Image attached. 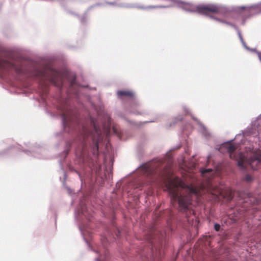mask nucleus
<instances>
[{"mask_svg":"<svg viewBox=\"0 0 261 261\" xmlns=\"http://www.w3.org/2000/svg\"><path fill=\"white\" fill-rule=\"evenodd\" d=\"M63 123L65 127H69L72 129H79L82 137L83 149L86 144V139L91 137L95 142L93 148L94 152L98 151V142L102 140L100 128L97 126L93 118L90 117L89 123H81L76 117L69 116L68 114L63 112Z\"/></svg>","mask_w":261,"mask_h":261,"instance_id":"obj_1","label":"nucleus"},{"mask_svg":"<svg viewBox=\"0 0 261 261\" xmlns=\"http://www.w3.org/2000/svg\"><path fill=\"white\" fill-rule=\"evenodd\" d=\"M166 186L171 195V202L172 203L178 202L180 211L188 209L189 205L191 204L190 196L182 195L181 194L182 190L188 191L189 194H198L196 188L192 185H186L178 177L168 179Z\"/></svg>","mask_w":261,"mask_h":261,"instance_id":"obj_2","label":"nucleus"},{"mask_svg":"<svg viewBox=\"0 0 261 261\" xmlns=\"http://www.w3.org/2000/svg\"><path fill=\"white\" fill-rule=\"evenodd\" d=\"M222 147L225 148L229 154V157L237 161L238 166L244 169L249 166L253 170H257L261 166V153H255L248 159L245 153L240 152L236 153V146L230 143L224 144Z\"/></svg>","mask_w":261,"mask_h":261,"instance_id":"obj_3","label":"nucleus"},{"mask_svg":"<svg viewBox=\"0 0 261 261\" xmlns=\"http://www.w3.org/2000/svg\"><path fill=\"white\" fill-rule=\"evenodd\" d=\"M144 173L147 176L156 174L161 176H167L171 173L169 167H166L163 159L154 160L141 167Z\"/></svg>","mask_w":261,"mask_h":261,"instance_id":"obj_4","label":"nucleus"},{"mask_svg":"<svg viewBox=\"0 0 261 261\" xmlns=\"http://www.w3.org/2000/svg\"><path fill=\"white\" fill-rule=\"evenodd\" d=\"M182 8L188 12H197L204 15L220 12V8L214 5H200L194 6L189 4H186L183 5Z\"/></svg>","mask_w":261,"mask_h":261,"instance_id":"obj_5","label":"nucleus"},{"mask_svg":"<svg viewBox=\"0 0 261 261\" xmlns=\"http://www.w3.org/2000/svg\"><path fill=\"white\" fill-rule=\"evenodd\" d=\"M207 191L214 195L217 198H219L220 197L224 198H226L229 199L232 198V192L230 190H228L226 192L221 188L218 187H215L212 185H210V187H208L207 189Z\"/></svg>","mask_w":261,"mask_h":261,"instance_id":"obj_6","label":"nucleus"},{"mask_svg":"<svg viewBox=\"0 0 261 261\" xmlns=\"http://www.w3.org/2000/svg\"><path fill=\"white\" fill-rule=\"evenodd\" d=\"M117 95L119 98L128 97L132 98L134 97V93L129 90H120L117 92Z\"/></svg>","mask_w":261,"mask_h":261,"instance_id":"obj_7","label":"nucleus"},{"mask_svg":"<svg viewBox=\"0 0 261 261\" xmlns=\"http://www.w3.org/2000/svg\"><path fill=\"white\" fill-rule=\"evenodd\" d=\"M241 9L244 10V13L248 14V16L255 14L257 10V7L255 6L248 7H242Z\"/></svg>","mask_w":261,"mask_h":261,"instance_id":"obj_8","label":"nucleus"},{"mask_svg":"<svg viewBox=\"0 0 261 261\" xmlns=\"http://www.w3.org/2000/svg\"><path fill=\"white\" fill-rule=\"evenodd\" d=\"M244 179L246 181L250 182L252 180V177L251 175L247 174L245 175Z\"/></svg>","mask_w":261,"mask_h":261,"instance_id":"obj_9","label":"nucleus"},{"mask_svg":"<svg viewBox=\"0 0 261 261\" xmlns=\"http://www.w3.org/2000/svg\"><path fill=\"white\" fill-rule=\"evenodd\" d=\"M212 172V169H205V170H204L203 171H201V174L203 175V176H204L205 175V174L206 173H207V172Z\"/></svg>","mask_w":261,"mask_h":261,"instance_id":"obj_10","label":"nucleus"},{"mask_svg":"<svg viewBox=\"0 0 261 261\" xmlns=\"http://www.w3.org/2000/svg\"><path fill=\"white\" fill-rule=\"evenodd\" d=\"M238 35H239V38H240L241 42L242 43V44L243 45H244L245 44V42H244V41L243 40V37H242V35H241V33L240 32H238Z\"/></svg>","mask_w":261,"mask_h":261,"instance_id":"obj_11","label":"nucleus"},{"mask_svg":"<svg viewBox=\"0 0 261 261\" xmlns=\"http://www.w3.org/2000/svg\"><path fill=\"white\" fill-rule=\"evenodd\" d=\"M220 227H221L220 225H219V224H215L214 225V228H215V230L217 231H218L220 230Z\"/></svg>","mask_w":261,"mask_h":261,"instance_id":"obj_12","label":"nucleus"},{"mask_svg":"<svg viewBox=\"0 0 261 261\" xmlns=\"http://www.w3.org/2000/svg\"><path fill=\"white\" fill-rule=\"evenodd\" d=\"M217 20L221 22H223V23H226V24H229V25H231V24L230 23H228V22H227L225 21H223V20H220V19H216Z\"/></svg>","mask_w":261,"mask_h":261,"instance_id":"obj_13","label":"nucleus"},{"mask_svg":"<svg viewBox=\"0 0 261 261\" xmlns=\"http://www.w3.org/2000/svg\"><path fill=\"white\" fill-rule=\"evenodd\" d=\"M55 77H51L50 79V80L51 81V82H53V83H56V81H55Z\"/></svg>","mask_w":261,"mask_h":261,"instance_id":"obj_14","label":"nucleus"},{"mask_svg":"<svg viewBox=\"0 0 261 261\" xmlns=\"http://www.w3.org/2000/svg\"><path fill=\"white\" fill-rule=\"evenodd\" d=\"M258 202L257 200H256V199H254L253 200V201L252 202L253 203V204H257Z\"/></svg>","mask_w":261,"mask_h":261,"instance_id":"obj_15","label":"nucleus"},{"mask_svg":"<svg viewBox=\"0 0 261 261\" xmlns=\"http://www.w3.org/2000/svg\"><path fill=\"white\" fill-rule=\"evenodd\" d=\"M150 7L152 8H160L162 7L161 6H150Z\"/></svg>","mask_w":261,"mask_h":261,"instance_id":"obj_16","label":"nucleus"},{"mask_svg":"<svg viewBox=\"0 0 261 261\" xmlns=\"http://www.w3.org/2000/svg\"><path fill=\"white\" fill-rule=\"evenodd\" d=\"M106 240H107V239H106V238H103V240L102 241V244H103V245H105L104 244V242H104V241H106Z\"/></svg>","mask_w":261,"mask_h":261,"instance_id":"obj_17","label":"nucleus"},{"mask_svg":"<svg viewBox=\"0 0 261 261\" xmlns=\"http://www.w3.org/2000/svg\"><path fill=\"white\" fill-rule=\"evenodd\" d=\"M118 232V234H117L116 235H117V237L118 238V237H119V233H120V231H119V230H118V232Z\"/></svg>","mask_w":261,"mask_h":261,"instance_id":"obj_18","label":"nucleus"},{"mask_svg":"<svg viewBox=\"0 0 261 261\" xmlns=\"http://www.w3.org/2000/svg\"><path fill=\"white\" fill-rule=\"evenodd\" d=\"M17 72L18 73H20V72H21V71H20V70H18Z\"/></svg>","mask_w":261,"mask_h":261,"instance_id":"obj_19","label":"nucleus"}]
</instances>
